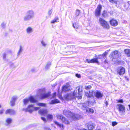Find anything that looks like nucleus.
I'll return each mask as SVG.
<instances>
[{"label":"nucleus","mask_w":130,"mask_h":130,"mask_svg":"<svg viewBox=\"0 0 130 130\" xmlns=\"http://www.w3.org/2000/svg\"><path fill=\"white\" fill-rule=\"evenodd\" d=\"M82 87L76 88L74 92H70L64 95L63 98L66 100H71L75 97H77L78 99H80L82 98Z\"/></svg>","instance_id":"obj_1"},{"label":"nucleus","mask_w":130,"mask_h":130,"mask_svg":"<svg viewBox=\"0 0 130 130\" xmlns=\"http://www.w3.org/2000/svg\"><path fill=\"white\" fill-rule=\"evenodd\" d=\"M63 114L67 117L72 119L74 120H78L81 118L80 116L73 113L68 110H64Z\"/></svg>","instance_id":"obj_2"},{"label":"nucleus","mask_w":130,"mask_h":130,"mask_svg":"<svg viewBox=\"0 0 130 130\" xmlns=\"http://www.w3.org/2000/svg\"><path fill=\"white\" fill-rule=\"evenodd\" d=\"M34 17V13L32 10H28L26 13V15L24 17L23 20L24 21H28L33 18Z\"/></svg>","instance_id":"obj_3"},{"label":"nucleus","mask_w":130,"mask_h":130,"mask_svg":"<svg viewBox=\"0 0 130 130\" xmlns=\"http://www.w3.org/2000/svg\"><path fill=\"white\" fill-rule=\"evenodd\" d=\"M39 93L38 94V96L40 99H43L46 98L50 96V93H46L44 89H40L39 91Z\"/></svg>","instance_id":"obj_4"},{"label":"nucleus","mask_w":130,"mask_h":130,"mask_svg":"<svg viewBox=\"0 0 130 130\" xmlns=\"http://www.w3.org/2000/svg\"><path fill=\"white\" fill-rule=\"evenodd\" d=\"M34 104H31L28 105L27 107L23 109V110L26 111L30 113H31L32 112L37 110L39 109V107L34 106Z\"/></svg>","instance_id":"obj_5"},{"label":"nucleus","mask_w":130,"mask_h":130,"mask_svg":"<svg viewBox=\"0 0 130 130\" xmlns=\"http://www.w3.org/2000/svg\"><path fill=\"white\" fill-rule=\"evenodd\" d=\"M99 21L101 25L103 28L106 29L109 28V24L104 19L101 18H100L99 19Z\"/></svg>","instance_id":"obj_6"},{"label":"nucleus","mask_w":130,"mask_h":130,"mask_svg":"<svg viewBox=\"0 0 130 130\" xmlns=\"http://www.w3.org/2000/svg\"><path fill=\"white\" fill-rule=\"evenodd\" d=\"M111 57L113 58H119L121 56V53L118 51H115L111 53Z\"/></svg>","instance_id":"obj_7"},{"label":"nucleus","mask_w":130,"mask_h":130,"mask_svg":"<svg viewBox=\"0 0 130 130\" xmlns=\"http://www.w3.org/2000/svg\"><path fill=\"white\" fill-rule=\"evenodd\" d=\"M58 119H61L62 122L66 124H68L69 123V122L68 120L64 117L62 115L58 114L57 115Z\"/></svg>","instance_id":"obj_8"},{"label":"nucleus","mask_w":130,"mask_h":130,"mask_svg":"<svg viewBox=\"0 0 130 130\" xmlns=\"http://www.w3.org/2000/svg\"><path fill=\"white\" fill-rule=\"evenodd\" d=\"M102 7L101 5H98L96 9L95 10V15L96 17H98L100 15L102 9Z\"/></svg>","instance_id":"obj_9"},{"label":"nucleus","mask_w":130,"mask_h":130,"mask_svg":"<svg viewBox=\"0 0 130 130\" xmlns=\"http://www.w3.org/2000/svg\"><path fill=\"white\" fill-rule=\"evenodd\" d=\"M125 72V69L122 67H120L117 69V72L119 75H121L124 73Z\"/></svg>","instance_id":"obj_10"},{"label":"nucleus","mask_w":130,"mask_h":130,"mask_svg":"<svg viewBox=\"0 0 130 130\" xmlns=\"http://www.w3.org/2000/svg\"><path fill=\"white\" fill-rule=\"evenodd\" d=\"M86 125L89 130H93L95 127V124L91 122L89 123L86 124Z\"/></svg>","instance_id":"obj_11"},{"label":"nucleus","mask_w":130,"mask_h":130,"mask_svg":"<svg viewBox=\"0 0 130 130\" xmlns=\"http://www.w3.org/2000/svg\"><path fill=\"white\" fill-rule=\"evenodd\" d=\"M5 113L6 114L13 115L15 113V112L13 109H7L6 110Z\"/></svg>","instance_id":"obj_12"},{"label":"nucleus","mask_w":130,"mask_h":130,"mask_svg":"<svg viewBox=\"0 0 130 130\" xmlns=\"http://www.w3.org/2000/svg\"><path fill=\"white\" fill-rule=\"evenodd\" d=\"M39 113L41 115L45 116L48 113V111L46 109H41L38 111Z\"/></svg>","instance_id":"obj_13"},{"label":"nucleus","mask_w":130,"mask_h":130,"mask_svg":"<svg viewBox=\"0 0 130 130\" xmlns=\"http://www.w3.org/2000/svg\"><path fill=\"white\" fill-rule=\"evenodd\" d=\"M118 106L119 107V110L122 113L124 112L125 110V108L123 105L121 104H118Z\"/></svg>","instance_id":"obj_14"},{"label":"nucleus","mask_w":130,"mask_h":130,"mask_svg":"<svg viewBox=\"0 0 130 130\" xmlns=\"http://www.w3.org/2000/svg\"><path fill=\"white\" fill-rule=\"evenodd\" d=\"M12 118H7L5 120V125L7 126L9 125L12 123Z\"/></svg>","instance_id":"obj_15"},{"label":"nucleus","mask_w":130,"mask_h":130,"mask_svg":"<svg viewBox=\"0 0 130 130\" xmlns=\"http://www.w3.org/2000/svg\"><path fill=\"white\" fill-rule=\"evenodd\" d=\"M103 96V94L99 91H96L95 92V96L98 99L102 98Z\"/></svg>","instance_id":"obj_16"},{"label":"nucleus","mask_w":130,"mask_h":130,"mask_svg":"<svg viewBox=\"0 0 130 130\" xmlns=\"http://www.w3.org/2000/svg\"><path fill=\"white\" fill-rule=\"evenodd\" d=\"M28 98L29 101L31 103H35L37 102V100L33 96H31Z\"/></svg>","instance_id":"obj_17"},{"label":"nucleus","mask_w":130,"mask_h":130,"mask_svg":"<svg viewBox=\"0 0 130 130\" xmlns=\"http://www.w3.org/2000/svg\"><path fill=\"white\" fill-rule=\"evenodd\" d=\"M110 23L112 26H116L118 24L117 21L114 20H111L110 21Z\"/></svg>","instance_id":"obj_18"},{"label":"nucleus","mask_w":130,"mask_h":130,"mask_svg":"<svg viewBox=\"0 0 130 130\" xmlns=\"http://www.w3.org/2000/svg\"><path fill=\"white\" fill-rule=\"evenodd\" d=\"M94 91H89L86 93L85 94L88 97L90 98L92 96L93 94L94 93Z\"/></svg>","instance_id":"obj_19"},{"label":"nucleus","mask_w":130,"mask_h":130,"mask_svg":"<svg viewBox=\"0 0 130 130\" xmlns=\"http://www.w3.org/2000/svg\"><path fill=\"white\" fill-rule=\"evenodd\" d=\"M62 90V92H66L68 91L69 92H71L69 87L66 86H65L63 87Z\"/></svg>","instance_id":"obj_20"},{"label":"nucleus","mask_w":130,"mask_h":130,"mask_svg":"<svg viewBox=\"0 0 130 130\" xmlns=\"http://www.w3.org/2000/svg\"><path fill=\"white\" fill-rule=\"evenodd\" d=\"M33 29L31 27H28L26 29V32L27 34H29L33 32Z\"/></svg>","instance_id":"obj_21"},{"label":"nucleus","mask_w":130,"mask_h":130,"mask_svg":"<svg viewBox=\"0 0 130 130\" xmlns=\"http://www.w3.org/2000/svg\"><path fill=\"white\" fill-rule=\"evenodd\" d=\"M54 123L55 124L57 125L60 128V129L61 130H63L64 129V127L62 124H60L58 122L56 121H54Z\"/></svg>","instance_id":"obj_22"},{"label":"nucleus","mask_w":130,"mask_h":130,"mask_svg":"<svg viewBox=\"0 0 130 130\" xmlns=\"http://www.w3.org/2000/svg\"><path fill=\"white\" fill-rule=\"evenodd\" d=\"M60 101L57 99H55L54 100H52L51 102L50 103V104H53L55 103H59Z\"/></svg>","instance_id":"obj_23"},{"label":"nucleus","mask_w":130,"mask_h":130,"mask_svg":"<svg viewBox=\"0 0 130 130\" xmlns=\"http://www.w3.org/2000/svg\"><path fill=\"white\" fill-rule=\"evenodd\" d=\"M23 50V48L22 46L21 45L20 46V48L19 50L17 53V56H19L21 54Z\"/></svg>","instance_id":"obj_24"},{"label":"nucleus","mask_w":130,"mask_h":130,"mask_svg":"<svg viewBox=\"0 0 130 130\" xmlns=\"http://www.w3.org/2000/svg\"><path fill=\"white\" fill-rule=\"evenodd\" d=\"M125 54L128 56H130V50L128 49H125L124 50Z\"/></svg>","instance_id":"obj_25"},{"label":"nucleus","mask_w":130,"mask_h":130,"mask_svg":"<svg viewBox=\"0 0 130 130\" xmlns=\"http://www.w3.org/2000/svg\"><path fill=\"white\" fill-rule=\"evenodd\" d=\"M59 22V19L58 17H56L53 20L51 21V23L52 24H54L56 23Z\"/></svg>","instance_id":"obj_26"},{"label":"nucleus","mask_w":130,"mask_h":130,"mask_svg":"<svg viewBox=\"0 0 130 130\" xmlns=\"http://www.w3.org/2000/svg\"><path fill=\"white\" fill-rule=\"evenodd\" d=\"M108 51H106L102 55H100L99 57L100 58H101L102 57H103V58H106V55L108 54Z\"/></svg>","instance_id":"obj_27"},{"label":"nucleus","mask_w":130,"mask_h":130,"mask_svg":"<svg viewBox=\"0 0 130 130\" xmlns=\"http://www.w3.org/2000/svg\"><path fill=\"white\" fill-rule=\"evenodd\" d=\"M29 101V100L28 98H26L23 100L24 104L25 105H26L27 104Z\"/></svg>","instance_id":"obj_28"},{"label":"nucleus","mask_w":130,"mask_h":130,"mask_svg":"<svg viewBox=\"0 0 130 130\" xmlns=\"http://www.w3.org/2000/svg\"><path fill=\"white\" fill-rule=\"evenodd\" d=\"M37 105L40 106L45 107L46 106V104L45 103H37Z\"/></svg>","instance_id":"obj_29"},{"label":"nucleus","mask_w":130,"mask_h":130,"mask_svg":"<svg viewBox=\"0 0 130 130\" xmlns=\"http://www.w3.org/2000/svg\"><path fill=\"white\" fill-rule=\"evenodd\" d=\"M41 44L42 46L44 47H46L47 45V43L45 42L43 40H42L41 41Z\"/></svg>","instance_id":"obj_30"},{"label":"nucleus","mask_w":130,"mask_h":130,"mask_svg":"<svg viewBox=\"0 0 130 130\" xmlns=\"http://www.w3.org/2000/svg\"><path fill=\"white\" fill-rule=\"evenodd\" d=\"M53 116L50 114H48L47 115V118L48 120H52L53 118Z\"/></svg>","instance_id":"obj_31"},{"label":"nucleus","mask_w":130,"mask_h":130,"mask_svg":"<svg viewBox=\"0 0 130 130\" xmlns=\"http://www.w3.org/2000/svg\"><path fill=\"white\" fill-rule=\"evenodd\" d=\"M86 111L87 112L89 113H93L94 112V110L93 109L89 108L87 109L86 110Z\"/></svg>","instance_id":"obj_32"},{"label":"nucleus","mask_w":130,"mask_h":130,"mask_svg":"<svg viewBox=\"0 0 130 130\" xmlns=\"http://www.w3.org/2000/svg\"><path fill=\"white\" fill-rule=\"evenodd\" d=\"M91 63H94L95 62L96 63H98V61L97 60V59H93L91 60Z\"/></svg>","instance_id":"obj_33"},{"label":"nucleus","mask_w":130,"mask_h":130,"mask_svg":"<svg viewBox=\"0 0 130 130\" xmlns=\"http://www.w3.org/2000/svg\"><path fill=\"white\" fill-rule=\"evenodd\" d=\"M6 25V24L4 22H3L1 24V26L2 28L4 29Z\"/></svg>","instance_id":"obj_34"},{"label":"nucleus","mask_w":130,"mask_h":130,"mask_svg":"<svg viewBox=\"0 0 130 130\" xmlns=\"http://www.w3.org/2000/svg\"><path fill=\"white\" fill-rule=\"evenodd\" d=\"M103 16L104 17H107L108 15L107 12L106 11H104L102 14Z\"/></svg>","instance_id":"obj_35"},{"label":"nucleus","mask_w":130,"mask_h":130,"mask_svg":"<svg viewBox=\"0 0 130 130\" xmlns=\"http://www.w3.org/2000/svg\"><path fill=\"white\" fill-rule=\"evenodd\" d=\"M10 104L11 106H14L15 104V102L11 100L10 103Z\"/></svg>","instance_id":"obj_36"},{"label":"nucleus","mask_w":130,"mask_h":130,"mask_svg":"<svg viewBox=\"0 0 130 130\" xmlns=\"http://www.w3.org/2000/svg\"><path fill=\"white\" fill-rule=\"evenodd\" d=\"M73 27L77 29L78 28V26L77 23L73 24Z\"/></svg>","instance_id":"obj_37"},{"label":"nucleus","mask_w":130,"mask_h":130,"mask_svg":"<svg viewBox=\"0 0 130 130\" xmlns=\"http://www.w3.org/2000/svg\"><path fill=\"white\" fill-rule=\"evenodd\" d=\"M51 63L50 62H48L45 67L46 68V69H48L51 66Z\"/></svg>","instance_id":"obj_38"},{"label":"nucleus","mask_w":130,"mask_h":130,"mask_svg":"<svg viewBox=\"0 0 130 130\" xmlns=\"http://www.w3.org/2000/svg\"><path fill=\"white\" fill-rule=\"evenodd\" d=\"M80 13V11L79 10L77 9L76 10L75 14L76 16H78Z\"/></svg>","instance_id":"obj_39"},{"label":"nucleus","mask_w":130,"mask_h":130,"mask_svg":"<svg viewBox=\"0 0 130 130\" xmlns=\"http://www.w3.org/2000/svg\"><path fill=\"white\" fill-rule=\"evenodd\" d=\"M110 2L112 3L116 4L118 0H109Z\"/></svg>","instance_id":"obj_40"},{"label":"nucleus","mask_w":130,"mask_h":130,"mask_svg":"<svg viewBox=\"0 0 130 130\" xmlns=\"http://www.w3.org/2000/svg\"><path fill=\"white\" fill-rule=\"evenodd\" d=\"M18 99L17 97L16 96H13L11 100L13 101H15L17 100Z\"/></svg>","instance_id":"obj_41"},{"label":"nucleus","mask_w":130,"mask_h":130,"mask_svg":"<svg viewBox=\"0 0 130 130\" xmlns=\"http://www.w3.org/2000/svg\"><path fill=\"white\" fill-rule=\"evenodd\" d=\"M52 9H50L49 10L48 12V15L49 16H50L51 14H52Z\"/></svg>","instance_id":"obj_42"},{"label":"nucleus","mask_w":130,"mask_h":130,"mask_svg":"<svg viewBox=\"0 0 130 130\" xmlns=\"http://www.w3.org/2000/svg\"><path fill=\"white\" fill-rule=\"evenodd\" d=\"M91 87L90 85H89L87 86H85V88L87 90H88L90 89H91Z\"/></svg>","instance_id":"obj_43"},{"label":"nucleus","mask_w":130,"mask_h":130,"mask_svg":"<svg viewBox=\"0 0 130 130\" xmlns=\"http://www.w3.org/2000/svg\"><path fill=\"white\" fill-rule=\"evenodd\" d=\"M4 110L3 108H2L0 110V115H2L4 112Z\"/></svg>","instance_id":"obj_44"},{"label":"nucleus","mask_w":130,"mask_h":130,"mask_svg":"<svg viewBox=\"0 0 130 130\" xmlns=\"http://www.w3.org/2000/svg\"><path fill=\"white\" fill-rule=\"evenodd\" d=\"M117 123L116 122H113L112 123V126H114L117 125Z\"/></svg>","instance_id":"obj_45"},{"label":"nucleus","mask_w":130,"mask_h":130,"mask_svg":"<svg viewBox=\"0 0 130 130\" xmlns=\"http://www.w3.org/2000/svg\"><path fill=\"white\" fill-rule=\"evenodd\" d=\"M117 101H118V102L119 103H123V100L122 99H120L119 100H117Z\"/></svg>","instance_id":"obj_46"},{"label":"nucleus","mask_w":130,"mask_h":130,"mask_svg":"<svg viewBox=\"0 0 130 130\" xmlns=\"http://www.w3.org/2000/svg\"><path fill=\"white\" fill-rule=\"evenodd\" d=\"M86 106L84 105H83L82 106V109L83 110H84L86 109Z\"/></svg>","instance_id":"obj_47"},{"label":"nucleus","mask_w":130,"mask_h":130,"mask_svg":"<svg viewBox=\"0 0 130 130\" xmlns=\"http://www.w3.org/2000/svg\"><path fill=\"white\" fill-rule=\"evenodd\" d=\"M41 119L44 122H45L46 121V119L44 117H41Z\"/></svg>","instance_id":"obj_48"},{"label":"nucleus","mask_w":130,"mask_h":130,"mask_svg":"<svg viewBox=\"0 0 130 130\" xmlns=\"http://www.w3.org/2000/svg\"><path fill=\"white\" fill-rule=\"evenodd\" d=\"M11 59L12 60H14L15 59V58L14 57V55H12V57H11Z\"/></svg>","instance_id":"obj_49"},{"label":"nucleus","mask_w":130,"mask_h":130,"mask_svg":"<svg viewBox=\"0 0 130 130\" xmlns=\"http://www.w3.org/2000/svg\"><path fill=\"white\" fill-rule=\"evenodd\" d=\"M76 76L77 77L79 78H80V75L78 74H76Z\"/></svg>","instance_id":"obj_50"},{"label":"nucleus","mask_w":130,"mask_h":130,"mask_svg":"<svg viewBox=\"0 0 130 130\" xmlns=\"http://www.w3.org/2000/svg\"><path fill=\"white\" fill-rule=\"evenodd\" d=\"M91 60H89L87 59L86 60V61L88 63H91Z\"/></svg>","instance_id":"obj_51"},{"label":"nucleus","mask_w":130,"mask_h":130,"mask_svg":"<svg viewBox=\"0 0 130 130\" xmlns=\"http://www.w3.org/2000/svg\"><path fill=\"white\" fill-rule=\"evenodd\" d=\"M56 93L55 92L53 94V98H54L55 97V96L56 95Z\"/></svg>","instance_id":"obj_52"},{"label":"nucleus","mask_w":130,"mask_h":130,"mask_svg":"<svg viewBox=\"0 0 130 130\" xmlns=\"http://www.w3.org/2000/svg\"><path fill=\"white\" fill-rule=\"evenodd\" d=\"M6 56V55L5 54H4L3 56V59H5V58Z\"/></svg>","instance_id":"obj_53"},{"label":"nucleus","mask_w":130,"mask_h":130,"mask_svg":"<svg viewBox=\"0 0 130 130\" xmlns=\"http://www.w3.org/2000/svg\"><path fill=\"white\" fill-rule=\"evenodd\" d=\"M14 64L13 63H12L11 64V67L12 68H14Z\"/></svg>","instance_id":"obj_54"},{"label":"nucleus","mask_w":130,"mask_h":130,"mask_svg":"<svg viewBox=\"0 0 130 130\" xmlns=\"http://www.w3.org/2000/svg\"><path fill=\"white\" fill-rule=\"evenodd\" d=\"M46 130H51L49 128H46Z\"/></svg>","instance_id":"obj_55"},{"label":"nucleus","mask_w":130,"mask_h":130,"mask_svg":"<svg viewBox=\"0 0 130 130\" xmlns=\"http://www.w3.org/2000/svg\"><path fill=\"white\" fill-rule=\"evenodd\" d=\"M105 104H106V106L108 105V103L107 102H106Z\"/></svg>","instance_id":"obj_56"},{"label":"nucleus","mask_w":130,"mask_h":130,"mask_svg":"<svg viewBox=\"0 0 130 130\" xmlns=\"http://www.w3.org/2000/svg\"><path fill=\"white\" fill-rule=\"evenodd\" d=\"M2 107V106L1 104H0V108Z\"/></svg>","instance_id":"obj_57"},{"label":"nucleus","mask_w":130,"mask_h":130,"mask_svg":"<svg viewBox=\"0 0 130 130\" xmlns=\"http://www.w3.org/2000/svg\"><path fill=\"white\" fill-rule=\"evenodd\" d=\"M59 98L60 99H62V97L61 96V97H59Z\"/></svg>","instance_id":"obj_58"},{"label":"nucleus","mask_w":130,"mask_h":130,"mask_svg":"<svg viewBox=\"0 0 130 130\" xmlns=\"http://www.w3.org/2000/svg\"><path fill=\"white\" fill-rule=\"evenodd\" d=\"M105 63L107 62V61L106 60H105Z\"/></svg>","instance_id":"obj_59"}]
</instances>
